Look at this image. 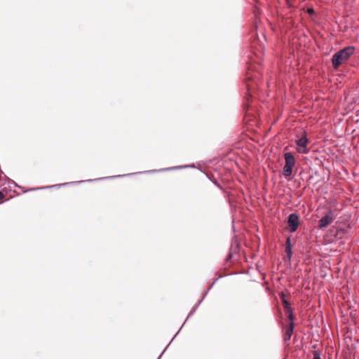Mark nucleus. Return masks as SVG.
I'll list each match as a JSON object with an SVG mask.
<instances>
[{
	"label": "nucleus",
	"mask_w": 359,
	"mask_h": 359,
	"mask_svg": "<svg viewBox=\"0 0 359 359\" xmlns=\"http://www.w3.org/2000/svg\"><path fill=\"white\" fill-rule=\"evenodd\" d=\"M195 312H196V311H195L194 310L191 309V311L189 312V315H188V316H187V320L189 318H190V317H191V316H192Z\"/></svg>",
	"instance_id": "obj_19"
},
{
	"label": "nucleus",
	"mask_w": 359,
	"mask_h": 359,
	"mask_svg": "<svg viewBox=\"0 0 359 359\" xmlns=\"http://www.w3.org/2000/svg\"><path fill=\"white\" fill-rule=\"evenodd\" d=\"M252 79V76H250V75H247V76H246V79H247V80H251Z\"/></svg>",
	"instance_id": "obj_26"
},
{
	"label": "nucleus",
	"mask_w": 359,
	"mask_h": 359,
	"mask_svg": "<svg viewBox=\"0 0 359 359\" xmlns=\"http://www.w3.org/2000/svg\"><path fill=\"white\" fill-rule=\"evenodd\" d=\"M309 140L307 138L306 133L304 132L302 136L296 140V144L298 146V151L302 154L308 153L307 144Z\"/></svg>",
	"instance_id": "obj_6"
},
{
	"label": "nucleus",
	"mask_w": 359,
	"mask_h": 359,
	"mask_svg": "<svg viewBox=\"0 0 359 359\" xmlns=\"http://www.w3.org/2000/svg\"><path fill=\"white\" fill-rule=\"evenodd\" d=\"M209 291H210V290H208V288H207V290L205 292H207L208 293Z\"/></svg>",
	"instance_id": "obj_34"
},
{
	"label": "nucleus",
	"mask_w": 359,
	"mask_h": 359,
	"mask_svg": "<svg viewBox=\"0 0 359 359\" xmlns=\"http://www.w3.org/2000/svg\"><path fill=\"white\" fill-rule=\"evenodd\" d=\"M334 219V214L332 210H330L327 214L323 216L318 222V228L323 229L330 224Z\"/></svg>",
	"instance_id": "obj_5"
},
{
	"label": "nucleus",
	"mask_w": 359,
	"mask_h": 359,
	"mask_svg": "<svg viewBox=\"0 0 359 359\" xmlns=\"http://www.w3.org/2000/svg\"><path fill=\"white\" fill-rule=\"evenodd\" d=\"M341 243H342V242H340V243H339V242H338V245H337V248H339V244H341Z\"/></svg>",
	"instance_id": "obj_33"
},
{
	"label": "nucleus",
	"mask_w": 359,
	"mask_h": 359,
	"mask_svg": "<svg viewBox=\"0 0 359 359\" xmlns=\"http://www.w3.org/2000/svg\"><path fill=\"white\" fill-rule=\"evenodd\" d=\"M169 346V344L164 348V350L161 352V353L158 355V358L157 359H160L161 357L162 356V355L164 353V352L165 351V350L167 349L168 346Z\"/></svg>",
	"instance_id": "obj_20"
},
{
	"label": "nucleus",
	"mask_w": 359,
	"mask_h": 359,
	"mask_svg": "<svg viewBox=\"0 0 359 359\" xmlns=\"http://www.w3.org/2000/svg\"><path fill=\"white\" fill-rule=\"evenodd\" d=\"M341 229H339L338 228V230H337L338 235L339 234V232H340V231H341Z\"/></svg>",
	"instance_id": "obj_32"
},
{
	"label": "nucleus",
	"mask_w": 359,
	"mask_h": 359,
	"mask_svg": "<svg viewBox=\"0 0 359 359\" xmlns=\"http://www.w3.org/2000/svg\"><path fill=\"white\" fill-rule=\"evenodd\" d=\"M12 183H13L15 187H18L17 184H16L14 181H12Z\"/></svg>",
	"instance_id": "obj_30"
},
{
	"label": "nucleus",
	"mask_w": 359,
	"mask_h": 359,
	"mask_svg": "<svg viewBox=\"0 0 359 359\" xmlns=\"http://www.w3.org/2000/svg\"><path fill=\"white\" fill-rule=\"evenodd\" d=\"M290 323H294V316L292 307L284 309Z\"/></svg>",
	"instance_id": "obj_9"
},
{
	"label": "nucleus",
	"mask_w": 359,
	"mask_h": 359,
	"mask_svg": "<svg viewBox=\"0 0 359 359\" xmlns=\"http://www.w3.org/2000/svg\"><path fill=\"white\" fill-rule=\"evenodd\" d=\"M187 168H195V165L191 164V165H177V166H173V167H170V168H161V169H158V170H151L138 172H135V173H128V174H125V175H114V176L99 177V178L93 179V180H80V181L72 182H65V183H62V184L51 186V188L52 187H66L69 184H81V183H84V182L102 181V180H108V179L124 177L130 176V175H135V174L154 173V172H158L180 170V169Z\"/></svg>",
	"instance_id": "obj_1"
},
{
	"label": "nucleus",
	"mask_w": 359,
	"mask_h": 359,
	"mask_svg": "<svg viewBox=\"0 0 359 359\" xmlns=\"http://www.w3.org/2000/svg\"><path fill=\"white\" fill-rule=\"evenodd\" d=\"M213 183H214L216 186H217L218 187L221 188L220 184H219L217 181L213 182Z\"/></svg>",
	"instance_id": "obj_23"
},
{
	"label": "nucleus",
	"mask_w": 359,
	"mask_h": 359,
	"mask_svg": "<svg viewBox=\"0 0 359 359\" xmlns=\"http://www.w3.org/2000/svg\"><path fill=\"white\" fill-rule=\"evenodd\" d=\"M327 240L330 243H334L337 241V229L332 230L331 234L326 235Z\"/></svg>",
	"instance_id": "obj_10"
},
{
	"label": "nucleus",
	"mask_w": 359,
	"mask_h": 359,
	"mask_svg": "<svg viewBox=\"0 0 359 359\" xmlns=\"http://www.w3.org/2000/svg\"><path fill=\"white\" fill-rule=\"evenodd\" d=\"M232 257H233V254H232V253H229V254L228 255L227 257H226V261L228 262V261H229L230 259H231Z\"/></svg>",
	"instance_id": "obj_21"
},
{
	"label": "nucleus",
	"mask_w": 359,
	"mask_h": 359,
	"mask_svg": "<svg viewBox=\"0 0 359 359\" xmlns=\"http://www.w3.org/2000/svg\"><path fill=\"white\" fill-rule=\"evenodd\" d=\"M198 307V305H195L194 307H193V310H194L195 311H196L197 308Z\"/></svg>",
	"instance_id": "obj_28"
},
{
	"label": "nucleus",
	"mask_w": 359,
	"mask_h": 359,
	"mask_svg": "<svg viewBox=\"0 0 359 359\" xmlns=\"http://www.w3.org/2000/svg\"><path fill=\"white\" fill-rule=\"evenodd\" d=\"M280 298L281 301H283L284 299H285V293L283 292H281L280 293Z\"/></svg>",
	"instance_id": "obj_17"
},
{
	"label": "nucleus",
	"mask_w": 359,
	"mask_h": 359,
	"mask_svg": "<svg viewBox=\"0 0 359 359\" xmlns=\"http://www.w3.org/2000/svg\"><path fill=\"white\" fill-rule=\"evenodd\" d=\"M245 86H246L248 92L250 93L251 89L252 88V85H251L250 83H249L248 82V83H245Z\"/></svg>",
	"instance_id": "obj_14"
},
{
	"label": "nucleus",
	"mask_w": 359,
	"mask_h": 359,
	"mask_svg": "<svg viewBox=\"0 0 359 359\" xmlns=\"http://www.w3.org/2000/svg\"><path fill=\"white\" fill-rule=\"evenodd\" d=\"M187 320L186 319V320H185V321H184V323H183V325H181V327H183V325L185 324V323H186V321H187ZM181 329H182V328H180L179 330L180 331V330H181Z\"/></svg>",
	"instance_id": "obj_29"
},
{
	"label": "nucleus",
	"mask_w": 359,
	"mask_h": 359,
	"mask_svg": "<svg viewBox=\"0 0 359 359\" xmlns=\"http://www.w3.org/2000/svg\"><path fill=\"white\" fill-rule=\"evenodd\" d=\"M287 229L291 233L295 232L300 225V217L297 212L289 215L287 220Z\"/></svg>",
	"instance_id": "obj_3"
},
{
	"label": "nucleus",
	"mask_w": 359,
	"mask_h": 359,
	"mask_svg": "<svg viewBox=\"0 0 359 359\" xmlns=\"http://www.w3.org/2000/svg\"><path fill=\"white\" fill-rule=\"evenodd\" d=\"M332 64L334 69H337V52L332 56Z\"/></svg>",
	"instance_id": "obj_11"
},
{
	"label": "nucleus",
	"mask_w": 359,
	"mask_h": 359,
	"mask_svg": "<svg viewBox=\"0 0 359 359\" xmlns=\"http://www.w3.org/2000/svg\"><path fill=\"white\" fill-rule=\"evenodd\" d=\"M285 252L287 257L290 259L292 255V245L290 237H287L285 241Z\"/></svg>",
	"instance_id": "obj_7"
},
{
	"label": "nucleus",
	"mask_w": 359,
	"mask_h": 359,
	"mask_svg": "<svg viewBox=\"0 0 359 359\" xmlns=\"http://www.w3.org/2000/svg\"><path fill=\"white\" fill-rule=\"evenodd\" d=\"M354 51L353 46H346L338 50V66L346 61L354 53Z\"/></svg>",
	"instance_id": "obj_4"
},
{
	"label": "nucleus",
	"mask_w": 359,
	"mask_h": 359,
	"mask_svg": "<svg viewBox=\"0 0 359 359\" xmlns=\"http://www.w3.org/2000/svg\"><path fill=\"white\" fill-rule=\"evenodd\" d=\"M222 276H220V278H222ZM219 280V278H216L212 283V284L208 287V290H210L212 288V287L215 284V283Z\"/></svg>",
	"instance_id": "obj_15"
},
{
	"label": "nucleus",
	"mask_w": 359,
	"mask_h": 359,
	"mask_svg": "<svg viewBox=\"0 0 359 359\" xmlns=\"http://www.w3.org/2000/svg\"><path fill=\"white\" fill-rule=\"evenodd\" d=\"M313 359H321L319 351L315 350L313 351Z\"/></svg>",
	"instance_id": "obj_12"
},
{
	"label": "nucleus",
	"mask_w": 359,
	"mask_h": 359,
	"mask_svg": "<svg viewBox=\"0 0 359 359\" xmlns=\"http://www.w3.org/2000/svg\"><path fill=\"white\" fill-rule=\"evenodd\" d=\"M334 359H337V353L334 355Z\"/></svg>",
	"instance_id": "obj_31"
},
{
	"label": "nucleus",
	"mask_w": 359,
	"mask_h": 359,
	"mask_svg": "<svg viewBox=\"0 0 359 359\" xmlns=\"http://www.w3.org/2000/svg\"><path fill=\"white\" fill-rule=\"evenodd\" d=\"M208 292H204V293L202 295V299H204V298L205 297V296L207 295Z\"/></svg>",
	"instance_id": "obj_24"
},
{
	"label": "nucleus",
	"mask_w": 359,
	"mask_h": 359,
	"mask_svg": "<svg viewBox=\"0 0 359 359\" xmlns=\"http://www.w3.org/2000/svg\"><path fill=\"white\" fill-rule=\"evenodd\" d=\"M203 299H202V298L197 302V304L196 305H198L199 306L201 304V303L203 302Z\"/></svg>",
	"instance_id": "obj_27"
},
{
	"label": "nucleus",
	"mask_w": 359,
	"mask_h": 359,
	"mask_svg": "<svg viewBox=\"0 0 359 359\" xmlns=\"http://www.w3.org/2000/svg\"><path fill=\"white\" fill-rule=\"evenodd\" d=\"M294 323H289V325L286 330L285 334L284 335L285 340H289L290 339L292 334L294 331Z\"/></svg>",
	"instance_id": "obj_8"
},
{
	"label": "nucleus",
	"mask_w": 359,
	"mask_h": 359,
	"mask_svg": "<svg viewBox=\"0 0 359 359\" xmlns=\"http://www.w3.org/2000/svg\"><path fill=\"white\" fill-rule=\"evenodd\" d=\"M180 332V330L175 334V335L172 338L171 341H170L169 344L174 340L175 337L177 336V334Z\"/></svg>",
	"instance_id": "obj_22"
},
{
	"label": "nucleus",
	"mask_w": 359,
	"mask_h": 359,
	"mask_svg": "<svg viewBox=\"0 0 359 359\" xmlns=\"http://www.w3.org/2000/svg\"><path fill=\"white\" fill-rule=\"evenodd\" d=\"M4 198V194H2L1 191H0V200L3 199Z\"/></svg>",
	"instance_id": "obj_25"
},
{
	"label": "nucleus",
	"mask_w": 359,
	"mask_h": 359,
	"mask_svg": "<svg viewBox=\"0 0 359 359\" xmlns=\"http://www.w3.org/2000/svg\"><path fill=\"white\" fill-rule=\"evenodd\" d=\"M308 13L310 15H312L315 13V11L313 10V8H309L308 9Z\"/></svg>",
	"instance_id": "obj_18"
},
{
	"label": "nucleus",
	"mask_w": 359,
	"mask_h": 359,
	"mask_svg": "<svg viewBox=\"0 0 359 359\" xmlns=\"http://www.w3.org/2000/svg\"><path fill=\"white\" fill-rule=\"evenodd\" d=\"M282 303H283L284 309L291 307L290 303L287 299H284L283 301H282Z\"/></svg>",
	"instance_id": "obj_13"
},
{
	"label": "nucleus",
	"mask_w": 359,
	"mask_h": 359,
	"mask_svg": "<svg viewBox=\"0 0 359 359\" xmlns=\"http://www.w3.org/2000/svg\"><path fill=\"white\" fill-rule=\"evenodd\" d=\"M285 1H286V4H287V6L289 8H292V7H293V6H292V3H291L292 0H285Z\"/></svg>",
	"instance_id": "obj_16"
},
{
	"label": "nucleus",
	"mask_w": 359,
	"mask_h": 359,
	"mask_svg": "<svg viewBox=\"0 0 359 359\" xmlns=\"http://www.w3.org/2000/svg\"><path fill=\"white\" fill-rule=\"evenodd\" d=\"M285 164L283 169V174L285 177H290L292 174L293 168L296 161L292 152H286L284 154Z\"/></svg>",
	"instance_id": "obj_2"
}]
</instances>
